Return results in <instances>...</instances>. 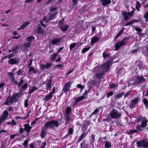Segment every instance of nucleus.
Listing matches in <instances>:
<instances>
[{
  "label": "nucleus",
  "mask_w": 148,
  "mask_h": 148,
  "mask_svg": "<svg viewBox=\"0 0 148 148\" xmlns=\"http://www.w3.org/2000/svg\"><path fill=\"white\" fill-rule=\"evenodd\" d=\"M127 39H123L121 41L117 42L115 45V48L116 50H117L120 47L124 45L127 42Z\"/></svg>",
  "instance_id": "obj_8"
},
{
  "label": "nucleus",
  "mask_w": 148,
  "mask_h": 148,
  "mask_svg": "<svg viewBox=\"0 0 148 148\" xmlns=\"http://www.w3.org/2000/svg\"><path fill=\"white\" fill-rule=\"evenodd\" d=\"M61 39L60 38H55L51 41L52 44L54 45L58 44L60 41Z\"/></svg>",
  "instance_id": "obj_22"
},
{
  "label": "nucleus",
  "mask_w": 148,
  "mask_h": 148,
  "mask_svg": "<svg viewBox=\"0 0 148 148\" xmlns=\"http://www.w3.org/2000/svg\"><path fill=\"white\" fill-rule=\"evenodd\" d=\"M86 94V92H85L83 94V95L82 96L80 97L77 98L76 100H77V102H79V101H82L83 99H84L85 98V97L84 96V95Z\"/></svg>",
  "instance_id": "obj_28"
},
{
  "label": "nucleus",
  "mask_w": 148,
  "mask_h": 148,
  "mask_svg": "<svg viewBox=\"0 0 148 148\" xmlns=\"http://www.w3.org/2000/svg\"><path fill=\"white\" fill-rule=\"evenodd\" d=\"M29 72H32L33 73H36V71L32 66L30 67Z\"/></svg>",
  "instance_id": "obj_50"
},
{
  "label": "nucleus",
  "mask_w": 148,
  "mask_h": 148,
  "mask_svg": "<svg viewBox=\"0 0 148 148\" xmlns=\"http://www.w3.org/2000/svg\"><path fill=\"white\" fill-rule=\"evenodd\" d=\"M40 136L42 138H43L45 137V131L44 129H42V130L41 132Z\"/></svg>",
  "instance_id": "obj_49"
},
{
  "label": "nucleus",
  "mask_w": 148,
  "mask_h": 148,
  "mask_svg": "<svg viewBox=\"0 0 148 148\" xmlns=\"http://www.w3.org/2000/svg\"><path fill=\"white\" fill-rule=\"evenodd\" d=\"M142 120V118L140 116L138 117V118L136 119L135 122L137 123H139Z\"/></svg>",
  "instance_id": "obj_53"
},
{
  "label": "nucleus",
  "mask_w": 148,
  "mask_h": 148,
  "mask_svg": "<svg viewBox=\"0 0 148 148\" xmlns=\"http://www.w3.org/2000/svg\"><path fill=\"white\" fill-rule=\"evenodd\" d=\"M56 7H51L49 9V11L51 12H53L56 10Z\"/></svg>",
  "instance_id": "obj_58"
},
{
  "label": "nucleus",
  "mask_w": 148,
  "mask_h": 148,
  "mask_svg": "<svg viewBox=\"0 0 148 148\" xmlns=\"http://www.w3.org/2000/svg\"><path fill=\"white\" fill-rule=\"evenodd\" d=\"M10 79L12 82H13L15 84H18V82L15 80V79L14 77V78L11 79Z\"/></svg>",
  "instance_id": "obj_56"
},
{
  "label": "nucleus",
  "mask_w": 148,
  "mask_h": 148,
  "mask_svg": "<svg viewBox=\"0 0 148 148\" xmlns=\"http://www.w3.org/2000/svg\"><path fill=\"white\" fill-rule=\"evenodd\" d=\"M87 135V133H86L85 132L82 133L78 139L77 141L80 142Z\"/></svg>",
  "instance_id": "obj_24"
},
{
  "label": "nucleus",
  "mask_w": 148,
  "mask_h": 148,
  "mask_svg": "<svg viewBox=\"0 0 148 148\" xmlns=\"http://www.w3.org/2000/svg\"><path fill=\"white\" fill-rule=\"evenodd\" d=\"M77 44L75 43H74L73 44H71L69 45V49L70 50H71L72 49L74 48L76 46Z\"/></svg>",
  "instance_id": "obj_45"
},
{
  "label": "nucleus",
  "mask_w": 148,
  "mask_h": 148,
  "mask_svg": "<svg viewBox=\"0 0 148 148\" xmlns=\"http://www.w3.org/2000/svg\"><path fill=\"white\" fill-rule=\"evenodd\" d=\"M59 124L58 121L53 120L46 123L45 125V127L47 128L53 127L54 126L58 127Z\"/></svg>",
  "instance_id": "obj_3"
},
{
  "label": "nucleus",
  "mask_w": 148,
  "mask_h": 148,
  "mask_svg": "<svg viewBox=\"0 0 148 148\" xmlns=\"http://www.w3.org/2000/svg\"><path fill=\"white\" fill-rule=\"evenodd\" d=\"M8 74L10 78V79L14 77V74H13V73L9 72L8 73Z\"/></svg>",
  "instance_id": "obj_54"
},
{
  "label": "nucleus",
  "mask_w": 148,
  "mask_h": 148,
  "mask_svg": "<svg viewBox=\"0 0 148 148\" xmlns=\"http://www.w3.org/2000/svg\"><path fill=\"white\" fill-rule=\"evenodd\" d=\"M51 83L52 80L51 79H49L46 81V89L47 90H50L51 88Z\"/></svg>",
  "instance_id": "obj_13"
},
{
  "label": "nucleus",
  "mask_w": 148,
  "mask_h": 148,
  "mask_svg": "<svg viewBox=\"0 0 148 148\" xmlns=\"http://www.w3.org/2000/svg\"><path fill=\"white\" fill-rule=\"evenodd\" d=\"M109 115L113 119H117L121 116V114L120 112H118L115 109L112 110L109 113Z\"/></svg>",
  "instance_id": "obj_4"
},
{
  "label": "nucleus",
  "mask_w": 148,
  "mask_h": 148,
  "mask_svg": "<svg viewBox=\"0 0 148 148\" xmlns=\"http://www.w3.org/2000/svg\"><path fill=\"white\" fill-rule=\"evenodd\" d=\"M57 56V54L55 53H53L52 56L50 58V60H51L52 61H54L55 59H56V57Z\"/></svg>",
  "instance_id": "obj_44"
},
{
  "label": "nucleus",
  "mask_w": 148,
  "mask_h": 148,
  "mask_svg": "<svg viewBox=\"0 0 148 148\" xmlns=\"http://www.w3.org/2000/svg\"><path fill=\"white\" fill-rule=\"evenodd\" d=\"M71 110V108L68 107L66 108L65 112L66 113V114L69 115L70 112Z\"/></svg>",
  "instance_id": "obj_43"
},
{
  "label": "nucleus",
  "mask_w": 148,
  "mask_h": 148,
  "mask_svg": "<svg viewBox=\"0 0 148 148\" xmlns=\"http://www.w3.org/2000/svg\"><path fill=\"white\" fill-rule=\"evenodd\" d=\"M110 62H107L102 66H97L94 68L93 72L95 78H100L102 76L103 73L107 71L110 66Z\"/></svg>",
  "instance_id": "obj_1"
},
{
  "label": "nucleus",
  "mask_w": 148,
  "mask_h": 148,
  "mask_svg": "<svg viewBox=\"0 0 148 148\" xmlns=\"http://www.w3.org/2000/svg\"><path fill=\"white\" fill-rule=\"evenodd\" d=\"M71 84V82H67L65 84L62 90V92L64 91L63 93L66 92L69 90Z\"/></svg>",
  "instance_id": "obj_9"
},
{
  "label": "nucleus",
  "mask_w": 148,
  "mask_h": 148,
  "mask_svg": "<svg viewBox=\"0 0 148 148\" xmlns=\"http://www.w3.org/2000/svg\"><path fill=\"white\" fill-rule=\"evenodd\" d=\"M103 56L104 58H107L109 56V55L106 54L105 53H103Z\"/></svg>",
  "instance_id": "obj_64"
},
{
  "label": "nucleus",
  "mask_w": 148,
  "mask_h": 148,
  "mask_svg": "<svg viewBox=\"0 0 148 148\" xmlns=\"http://www.w3.org/2000/svg\"><path fill=\"white\" fill-rule=\"evenodd\" d=\"M123 29L121 30L116 35L115 37V38H117L118 37L120 36L123 33Z\"/></svg>",
  "instance_id": "obj_46"
},
{
  "label": "nucleus",
  "mask_w": 148,
  "mask_h": 148,
  "mask_svg": "<svg viewBox=\"0 0 148 148\" xmlns=\"http://www.w3.org/2000/svg\"><path fill=\"white\" fill-rule=\"evenodd\" d=\"M27 84H25L22 86L21 88L22 89L24 90L27 88Z\"/></svg>",
  "instance_id": "obj_60"
},
{
  "label": "nucleus",
  "mask_w": 148,
  "mask_h": 148,
  "mask_svg": "<svg viewBox=\"0 0 148 148\" xmlns=\"http://www.w3.org/2000/svg\"><path fill=\"white\" fill-rule=\"evenodd\" d=\"M140 99V98H139L138 97H137L133 100H132L130 104V108H135L136 107V105L138 102V100Z\"/></svg>",
  "instance_id": "obj_5"
},
{
  "label": "nucleus",
  "mask_w": 148,
  "mask_h": 148,
  "mask_svg": "<svg viewBox=\"0 0 148 148\" xmlns=\"http://www.w3.org/2000/svg\"><path fill=\"white\" fill-rule=\"evenodd\" d=\"M99 111V110L97 109L95 110L91 114L90 117H91L93 115L95 114L96 113H97Z\"/></svg>",
  "instance_id": "obj_57"
},
{
  "label": "nucleus",
  "mask_w": 148,
  "mask_h": 148,
  "mask_svg": "<svg viewBox=\"0 0 148 148\" xmlns=\"http://www.w3.org/2000/svg\"><path fill=\"white\" fill-rule=\"evenodd\" d=\"M113 94V92L112 91H110L107 93L106 95V97L108 98L110 97V96L112 95Z\"/></svg>",
  "instance_id": "obj_48"
},
{
  "label": "nucleus",
  "mask_w": 148,
  "mask_h": 148,
  "mask_svg": "<svg viewBox=\"0 0 148 148\" xmlns=\"http://www.w3.org/2000/svg\"><path fill=\"white\" fill-rule=\"evenodd\" d=\"M29 24V22H25L23 23L22 24L20 27L18 29H23L25 28Z\"/></svg>",
  "instance_id": "obj_25"
},
{
  "label": "nucleus",
  "mask_w": 148,
  "mask_h": 148,
  "mask_svg": "<svg viewBox=\"0 0 148 148\" xmlns=\"http://www.w3.org/2000/svg\"><path fill=\"white\" fill-rule=\"evenodd\" d=\"M132 28L133 29H135V30L137 32V34L140 32H141L143 31L140 27L137 26H133Z\"/></svg>",
  "instance_id": "obj_27"
},
{
  "label": "nucleus",
  "mask_w": 148,
  "mask_h": 148,
  "mask_svg": "<svg viewBox=\"0 0 148 148\" xmlns=\"http://www.w3.org/2000/svg\"><path fill=\"white\" fill-rule=\"evenodd\" d=\"M52 65L51 63H46L45 65V68L46 69H48Z\"/></svg>",
  "instance_id": "obj_47"
},
{
  "label": "nucleus",
  "mask_w": 148,
  "mask_h": 148,
  "mask_svg": "<svg viewBox=\"0 0 148 148\" xmlns=\"http://www.w3.org/2000/svg\"><path fill=\"white\" fill-rule=\"evenodd\" d=\"M31 44V42H25L23 44V46L24 47V50H27V48L29 47Z\"/></svg>",
  "instance_id": "obj_23"
},
{
  "label": "nucleus",
  "mask_w": 148,
  "mask_h": 148,
  "mask_svg": "<svg viewBox=\"0 0 148 148\" xmlns=\"http://www.w3.org/2000/svg\"><path fill=\"white\" fill-rule=\"evenodd\" d=\"M90 48V47H89L87 48H84L82 51V53H84L86 52Z\"/></svg>",
  "instance_id": "obj_51"
},
{
  "label": "nucleus",
  "mask_w": 148,
  "mask_h": 148,
  "mask_svg": "<svg viewBox=\"0 0 148 148\" xmlns=\"http://www.w3.org/2000/svg\"><path fill=\"white\" fill-rule=\"evenodd\" d=\"M23 95L22 91H20L18 93H16L12 96L13 99H14L16 101H17L19 97Z\"/></svg>",
  "instance_id": "obj_12"
},
{
  "label": "nucleus",
  "mask_w": 148,
  "mask_h": 148,
  "mask_svg": "<svg viewBox=\"0 0 148 148\" xmlns=\"http://www.w3.org/2000/svg\"><path fill=\"white\" fill-rule=\"evenodd\" d=\"M38 89V88L36 86H34L29 91L30 93H32L34 92L35 90H37Z\"/></svg>",
  "instance_id": "obj_40"
},
{
  "label": "nucleus",
  "mask_w": 148,
  "mask_h": 148,
  "mask_svg": "<svg viewBox=\"0 0 148 148\" xmlns=\"http://www.w3.org/2000/svg\"><path fill=\"white\" fill-rule=\"evenodd\" d=\"M18 49V46L17 45L14 46L12 47V52L14 53H16Z\"/></svg>",
  "instance_id": "obj_31"
},
{
  "label": "nucleus",
  "mask_w": 148,
  "mask_h": 148,
  "mask_svg": "<svg viewBox=\"0 0 148 148\" xmlns=\"http://www.w3.org/2000/svg\"><path fill=\"white\" fill-rule=\"evenodd\" d=\"M25 127V130L27 132V133L30 132V130L32 128L28 124H25L24 125Z\"/></svg>",
  "instance_id": "obj_20"
},
{
  "label": "nucleus",
  "mask_w": 148,
  "mask_h": 148,
  "mask_svg": "<svg viewBox=\"0 0 148 148\" xmlns=\"http://www.w3.org/2000/svg\"><path fill=\"white\" fill-rule=\"evenodd\" d=\"M132 10L130 12H127L126 11H124L123 12L124 20L126 21L129 20L131 19V16L134 14L135 11V9L132 7Z\"/></svg>",
  "instance_id": "obj_2"
},
{
  "label": "nucleus",
  "mask_w": 148,
  "mask_h": 148,
  "mask_svg": "<svg viewBox=\"0 0 148 148\" xmlns=\"http://www.w3.org/2000/svg\"><path fill=\"white\" fill-rule=\"evenodd\" d=\"M140 6V4L139 2L138 1H136V8L138 11H140V10L139 9V8Z\"/></svg>",
  "instance_id": "obj_37"
},
{
  "label": "nucleus",
  "mask_w": 148,
  "mask_h": 148,
  "mask_svg": "<svg viewBox=\"0 0 148 148\" xmlns=\"http://www.w3.org/2000/svg\"><path fill=\"white\" fill-rule=\"evenodd\" d=\"M57 13H56V12L52 14L51 15H48V17H49V20L50 21V20H51L53 18H54L56 14Z\"/></svg>",
  "instance_id": "obj_38"
},
{
  "label": "nucleus",
  "mask_w": 148,
  "mask_h": 148,
  "mask_svg": "<svg viewBox=\"0 0 148 148\" xmlns=\"http://www.w3.org/2000/svg\"><path fill=\"white\" fill-rule=\"evenodd\" d=\"M142 102H143L145 106V108H146V109H147V107H148V100L146 98H144L143 99Z\"/></svg>",
  "instance_id": "obj_29"
},
{
  "label": "nucleus",
  "mask_w": 148,
  "mask_h": 148,
  "mask_svg": "<svg viewBox=\"0 0 148 148\" xmlns=\"http://www.w3.org/2000/svg\"><path fill=\"white\" fill-rule=\"evenodd\" d=\"M124 94V92H121L115 95H114V99H117L121 98L123 95Z\"/></svg>",
  "instance_id": "obj_21"
},
{
  "label": "nucleus",
  "mask_w": 148,
  "mask_h": 148,
  "mask_svg": "<svg viewBox=\"0 0 148 148\" xmlns=\"http://www.w3.org/2000/svg\"><path fill=\"white\" fill-rule=\"evenodd\" d=\"M65 118L67 120V122L68 123L69 121V120L70 119V117L69 116V115L66 114L65 117Z\"/></svg>",
  "instance_id": "obj_61"
},
{
  "label": "nucleus",
  "mask_w": 148,
  "mask_h": 148,
  "mask_svg": "<svg viewBox=\"0 0 148 148\" xmlns=\"http://www.w3.org/2000/svg\"><path fill=\"white\" fill-rule=\"evenodd\" d=\"M138 147H143L144 148L148 147V141L147 140H143L137 142L136 143Z\"/></svg>",
  "instance_id": "obj_6"
},
{
  "label": "nucleus",
  "mask_w": 148,
  "mask_h": 148,
  "mask_svg": "<svg viewBox=\"0 0 148 148\" xmlns=\"http://www.w3.org/2000/svg\"><path fill=\"white\" fill-rule=\"evenodd\" d=\"M90 8V7L88 5H85L82 8V10L83 11L85 12L88 11Z\"/></svg>",
  "instance_id": "obj_34"
},
{
  "label": "nucleus",
  "mask_w": 148,
  "mask_h": 148,
  "mask_svg": "<svg viewBox=\"0 0 148 148\" xmlns=\"http://www.w3.org/2000/svg\"><path fill=\"white\" fill-rule=\"evenodd\" d=\"M34 39V38L33 36H30L27 37L26 38V40L29 41V42H31Z\"/></svg>",
  "instance_id": "obj_35"
},
{
  "label": "nucleus",
  "mask_w": 148,
  "mask_h": 148,
  "mask_svg": "<svg viewBox=\"0 0 148 148\" xmlns=\"http://www.w3.org/2000/svg\"><path fill=\"white\" fill-rule=\"evenodd\" d=\"M90 124V122L88 121H84L83 123V125L82 127V131L84 132L86 130L88 126Z\"/></svg>",
  "instance_id": "obj_15"
},
{
  "label": "nucleus",
  "mask_w": 148,
  "mask_h": 148,
  "mask_svg": "<svg viewBox=\"0 0 148 148\" xmlns=\"http://www.w3.org/2000/svg\"><path fill=\"white\" fill-rule=\"evenodd\" d=\"M143 127L142 125H138L136 127V130H130L129 131V133L132 134L142 131L143 130Z\"/></svg>",
  "instance_id": "obj_10"
},
{
  "label": "nucleus",
  "mask_w": 148,
  "mask_h": 148,
  "mask_svg": "<svg viewBox=\"0 0 148 148\" xmlns=\"http://www.w3.org/2000/svg\"><path fill=\"white\" fill-rule=\"evenodd\" d=\"M9 64L13 65L19 63V60L16 58H13L10 59L8 61Z\"/></svg>",
  "instance_id": "obj_11"
},
{
  "label": "nucleus",
  "mask_w": 148,
  "mask_h": 148,
  "mask_svg": "<svg viewBox=\"0 0 148 148\" xmlns=\"http://www.w3.org/2000/svg\"><path fill=\"white\" fill-rule=\"evenodd\" d=\"M28 105V102L27 99H26L24 101V106L25 107H27Z\"/></svg>",
  "instance_id": "obj_55"
},
{
  "label": "nucleus",
  "mask_w": 148,
  "mask_h": 148,
  "mask_svg": "<svg viewBox=\"0 0 148 148\" xmlns=\"http://www.w3.org/2000/svg\"><path fill=\"white\" fill-rule=\"evenodd\" d=\"M37 32L38 34H42L43 33L44 30L42 29L41 27H38L37 30Z\"/></svg>",
  "instance_id": "obj_32"
},
{
  "label": "nucleus",
  "mask_w": 148,
  "mask_h": 148,
  "mask_svg": "<svg viewBox=\"0 0 148 148\" xmlns=\"http://www.w3.org/2000/svg\"><path fill=\"white\" fill-rule=\"evenodd\" d=\"M102 3V5L103 6H106L108 5L111 2V0H100Z\"/></svg>",
  "instance_id": "obj_17"
},
{
  "label": "nucleus",
  "mask_w": 148,
  "mask_h": 148,
  "mask_svg": "<svg viewBox=\"0 0 148 148\" xmlns=\"http://www.w3.org/2000/svg\"><path fill=\"white\" fill-rule=\"evenodd\" d=\"M117 85L115 84H112L109 85V88L112 89L113 88H116L117 87Z\"/></svg>",
  "instance_id": "obj_41"
},
{
  "label": "nucleus",
  "mask_w": 148,
  "mask_h": 148,
  "mask_svg": "<svg viewBox=\"0 0 148 148\" xmlns=\"http://www.w3.org/2000/svg\"><path fill=\"white\" fill-rule=\"evenodd\" d=\"M145 80V79L142 76H139L137 77L136 79L135 80L134 83L135 84H140L142 82H144Z\"/></svg>",
  "instance_id": "obj_7"
},
{
  "label": "nucleus",
  "mask_w": 148,
  "mask_h": 148,
  "mask_svg": "<svg viewBox=\"0 0 148 148\" xmlns=\"http://www.w3.org/2000/svg\"><path fill=\"white\" fill-rule=\"evenodd\" d=\"M148 120L146 119V117H143L142 118L141 125L143 128L145 127L147 125Z\"/></svg>",
  "instance_id": "obj_16"
},
{
  "label": "nucleus",
  "mask_w": 148,
  "mask_h": 148,
  "mask_svg": "<svg viewBox=\"0 0 148 148\" xmlns=\"http://www.w3.org/2000/svg\"><path fill=\"white\" fill-rule=\"evenodd\" d=\"M30 113V112H29L27 114V116H26V117H24L23 118L20 117L18 116H16L15 117V118L16 119H25L28 117Z\"/></svg>",
  "instance_id": "obj_39"
},
{
  "label": "nucleus",
  "mask_w": 148,
  "mask_h": 148,
  "mask_svg": "<svg viewBox=\"0 0 148 148\" xmlns=\"http://www.w3.org/2000/svg\"><path fill=\"white\" fill-rule=\"evenodd\" d=\"M100 39V38L97 36H94L91 39L90 43L91 45H93L94 43L98 41Z\"/></svg>",
  "instance_id": "obj_19"
},
{
  "label": "nucleus",
  "mask_w": 148,
  "mask_h": 148,
  "mask_svg": "<svg viewBox=\"0 0 148 148\" xmlns=\"http://www.w3.org/2000/svg\"><path fill=\"white\" fill-rule=\"evenodd\" d=\"M24 81L23 79L21 80L18 83V87H20L21 84Z\"/></svg>",
  "instance_id": "obj_63"
},
{
  "label": "nucleus",
  "mask_w": 148,
  "mask_h": 148,
  "mask_svg": "<svg viewBox=\"0 0 148 148\" xmlns=\"http://www.w3.org/2000/svg\"><path fill=\"white\" fill-rule=\"evenodd\" d=\"M110 147V143L108 141H106L105 145V148H108Z\"/></svg>",
  "instance_id": "obj_42"
},
{
  "label": "nucleus",
  "mask_w": 148,
  "mask_h": 148,
  "mask_svg": "<svg viewBox=\"0 0 148 148\" xmlns=\"http://www.w3.org/2000/svg\"><path fill=\"white\" fill-rule=\"evenodd\" d=\"M14 101H16L14 99H13L12 97L11 98L8 97L4 103V104L6 105H10V104L13 103Z\"/></svg>",
  "instance_id": "obj_14"
},
{
  "label": "nucleus",
  "mask_w": 148,
  "mask_h": 148,
  "mask_svg": "<svg viewBox=\"0 0 148 148\" xmlns=\"http://www.w3.org/2000/svg\"><path fill=\"white\" fill-rule=\"evenodd\" d=\"M52 97L53 95L51 94V93H49V94L45 96L43 100L45 102H46L48 100H51Z\"/></svg>",
  "instance_id": "obj_18"
},
{
  "label": "nucleus",
  "mask_w": 148,
  "mask_h": 148,
  "mask_svg": "<svg viewBox=\"0 0 148 148\" xmlns=\"http://www.w3.org/2000/svg\"><path fill=\"white\" fill-rule=\"evenodd\" d=\"M77 86L79 88L81 89H84V86H83L81 85L80 84H78L77 85Z\"/></svg>",
  "instance_id": "obj_62"
},
{
  "label": "nucleus",
  "mask_w": 148,
  "mask_h": 148,
  "mask_svg": "<svg viewBox=\"0 0 148 148\" xmlns=\"http://www.w3.org/2000/svg\"><path fill=\"white\" fill-rule=\"evenodd\" d=\"M73 127H70L68 129V133L66 136H68L70 134H72L73 132Z\"/></svg>",
  "instance_id": "obj_33"
},
{
  "label": "nucleus",
  "mask_w": 148,
  "mask_h": 148,
  "mask_svg": "<svg viewBox=\"0 0 148 148\" xmlns=\"http://www.w3.org/2000/svg\"><path fill=\"white\" fill-rule=\"evenodd\" d=\"M8 115V112L6 111H5L3 112L2 116L6 119H7Z\"/></svg>",
  "instance_id": "obj_30"
},
{
  "label": "nucleus",
  "mask_w": 148,
  "mask_h": 148,
  "mask_svg": "<svg viewBox=\"0 0 148 148\" xmlns=\"http://www.w3.org/2000/svg\"><path fill=\"white\" fill-rule=\"evenodd\" d=\"M43 21L46 23L48 22L49 20V17L48 15L45 17L43 19Z\"/></svg>",
  "instance_id": "obj_52"
},
{
  "label": "nucleus",
  "mask_w": 148,
  "mask_h": 148,
  "mask_svg": "<svg viewBox=\"0 0 148 148\" xmlns=\"http://www.w3.org/2000/svg\"><path fill=\"white\" fill-rule=\"evenodd\" d=\"M59 27L62 31H66L67 30L68 27V25H67L64 26L60 25L59 26Z\"/></svg>",
  "instance_id": "obj_26"
},
{
  "label": "nucleus",
  "mask_w": 148,
  "mask_h": 148,
  "mask_svg": "<svg viewBox=\"0 0 148 148\" xmlns=\"http://www.w3.org/2000/svg\"><path fill=\"white\" fill-rule=\"evenodd\" d=\"M80 147L81 148H86L87 147L88 145L86 144L84 141H83L80 144Z\"/></svg>",
  "instance_id": "obj_36"
},
{
  "label": "nucleus",
  "mask_w": 148,
  "mask_h": 148,
  "mask_svg": "<svg viewBox=\"0 0 148 148\" xmlns=\"http://www.w3.org/2000/svg\"><path fill=\"white\" fill-rule=\"evenodd\" d=\"M131 92V91H129L128 92L126 93L124 95V98H125L127 97L130 94Z\"/></svg>",
  "instance_id": "obj_59"
}]
</instances>
